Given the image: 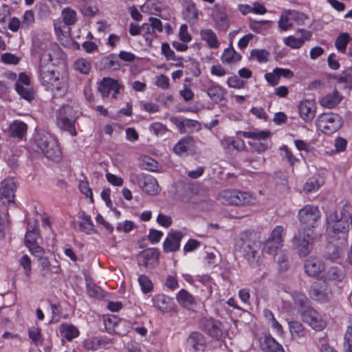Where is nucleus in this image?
<instances>
[{
  "label": "nucleus",
  "instance_id": "nucleus-1",
  "mask_svg": "<svg viewBox=\"0 0 352 352\" xmlns=\"http://www.w3.org/2000/svg\"><path fill=\"white\" fill-rule=\"evenodd\" d=\"M351 221L352 217L349 222L346 218L338 219L336 212L331 213L327 219V233L330 243L338 241L340 245H346Z\"/></svg>",
  "mask_w": 352,
  "mask_h": 352
},
{
  "label": "nucleus",
  "instance_id": "nucleus-36",
  "mask_svg": "<svg viewBox=\"0 0 352 352\" xmlns=\"http://www.w3.org/2000/svg\"><path fill=\"white\" fill-rule=\"evenodd\" d=\"M61 17L63 22L66 26L74 25L78 20L76 11L69 7L65 8L62 10Z\"/></svg>",
  "mask_w": 352,
  "mask_h": 352
},
{
  "label": "nucleus",
  "instance_id": "nucleus-48",
  "mask_svg": "<svg viewBox=\"0 0 352 352\" xmlns=\"http://www.w3.org/2000/svg\"><path fill=\"white\" fill-rule=\"evenodd\" d=\"M39 236L38 229H36V226L32 227V230H27L25 236V244L26 247H30L37 244L36 241Z\"/></svg>",
  "mask_w": 352,
  "mask_h": 352
},
{
  "label": "nucleus",
  "instance_id": "nucleus-41",
  "mask_svg": "<svg viewBox=\"0 0 352 352\" xmlns=\"http://www.w3.org/2000/svg\"><path fill=\"white\" fill-rule=\"evenodd\" d=\"M350 39L351 38L348 33H340L335 41V47L336 50L340 53L345 54Z\"/></svg>",
  "mask_w": 352,
  "mask_h": 352
},
{
  "label": "nucleus",
  "instance_id": "nucleus-53",
  "mask_svg": "<svg viewBox=\"0 0 352 352\" xmlns=\"http://www.w3.org/2000/svg\"><path fill=\"white\" fill-rule=\"evenodd\" d=\"M138 283L141 287L142 292L144 294L151 292L153 289V285L151 280L146 275L139 276Z\"/></svg>",
  "mask_w": 352,
  "mask_h": 352
},
{
  "label": "nucleus",
  "instance_id": "nucleus-25",
  "mask_svg": "<svg viewBox=\"0 0 352 352\" xmlns=\"http://www.w3.org/2000/svg\"><path fill=\"white\" fill-rule=\"evenodd\" d=\"M206 92L209 98L217 103L221 102L226 94L225 89L212 80L209 82Z\"/></svg>",
  "mask_w": 352,
  "mask_h": 352
},
{
  "label": "nucleus",
  "instance_id": "nucleus-18",
  "mask_svg": "<svg viewBox=\"0 0 352 352\" xmlns=\"http://www.w3.org/2000/svg\"><path fill=\"white\" fill-rule=\"evenodd\" d=\"M183 234L180 231L171 230L163 243L164 250L166 252H175L179 249L180 241Z\"/></svg>",
  "mask_w": 352,
  "mask_h": 352
},
{
  "label": "nucleus",
  "instance_id": "nucleus-9",
  "mask_svg": "<svg viewBox=\"0 0 352 352\" xmlns=\"http://www.w3.org/2000/svg\"><path fill=\"white\" fill-rule=\"evenodd\" d=\"M72 109L69 106L61 107L57 114V124L61 129L68 131L72 135H76L74 120L71 116Z\"/></svg>",
  "mask_w": 352,
  "mask_h": 352
},
{
  "label": "nucleus",
  "instance_id": "nucleus-30",
  "mask_svg": "<svg viewBox=\"0 0 352 352\" xmlns=\"http://www.w3.org/2000/svg\"><path fill=\"white\" fill-rule=\"evenodd\" d=\"M235 192V206H246L255 204L256 199L250 193L237 189Z\"/></svg>",
  "mask_w": 352,
  "mask_h": 352
},
{
  "label": "nucleus",
  "instance_id": "nucleus-51",
  "mask_svg": "<svg viewBox=\"0 0 352 352\" xmlns=\"http://www.w3.org/2000/svg\"><path fill=\"white\" fill-rule=\"evenodd\" d=\"M321 186L318 179L316 177L309 178L303 186V191L305 193H310L318 190Z\"/></svg>",
  "mask_w": 352,
  "mask_h": 352
},
{
  "label": "nucleus",
  "instance_id": "nucleus-28",
  "mask_svg": "<svg viewBox=\"0 0 352 352\" xmlns=\"http://www.w3.org/2000/svg\"><path fill=\"white\" fill-rule=\"evenodd\" d=\"M261 348L265 352H285L283 347L272 336H265L261 343Z\"/></svg>",
  "mask_w": 352,
  "mask_h": 352
},
{
  "label": "nucleus",
  "instance_id": "nucleus-22",
  "mask_svg": "<svg viewBox=\"0 0 352 352\" xmlns=\"http://www.w3.org/2000/svg\"><path fill=\"white\" fill-rule=\"evenodd\" d=\"M152 301L153 306L162 312H170L174 309L173 299L163 294L154 296Z\"/></svg>",
  "mask_w": 352,
  "mask_h": 352
},
{
  "label": "nucleus",
  "instance_id": "nucleus-29",
  "mask_svg": "<svg viewBox=\"0 0 352 352\" xmlns=\"http://www.w3.org/2000/svg\"><path fill=\"white\" fill-rule=\"evenodd\" d=\"M177 301L179 305L186 308H190L196 306L197 302L195 298L184 289H181L177 294Z\"/></svg>",
  "mask_w": 352,
  "mask_h": 352
},
{
  "label": "nucleus",
  "instance_id": "nucleus-13",
  "mask_svg": "<svg viewBox=\"0 0 352 352\" xmlns=\"http://www.w3.org/2000/svg\"><path fill=\"white\" fill-rule=\"evenodd\" d=\"M202 328L210 337L220 339L225 332L221 322L213 318H205L202 320Z\"/></svg>",
  "mask_w": 352,
  "mask_h": 352
},
{
  "label": "nucleus",
  "instance_id": "nucleus-26",
  "mask_svg": "<svg viewBox=\"0 0 352 352\" xmlns=\"http://www.w3.org/2000/svg\"><path fill=\"white\" fill-rule=\"evenodd\" d=\"M144 192L149 195H155L159 193L160 188L155 178L151 175H146L140 187Z\"/></svg>",
  "mask_w": 352,
  "mask_h": 352
},
{
  "label": "nucleus",
  "instance_id": "nucleus-4",
  "mask_svg": "<svg viewBox=\"0 0 352 352\" xmlns=\"http://www.w3.org/2000/svg\"><path fill=\"white\" fill-rule=\"evenodd\" d=\"M315 240L314 230H299L292 240L294 249L300 257L307 256L313 250Z\"/></svg>",
  "mask_w": 352,
  "mask_h": 352
},
{
  "label": "nucleus",
  "instance_id": "nucleus-46",
  "mask_svg": "<svg viewBox=\"0 0 352 352\" xmlns=\"http://www.w3.org/2000/svg\"><path fill=\"white\" fill-rule=\"evenodd\" d=\"M15 88L17 93L26 100L30 102L34 99V94L31 88L25 87L19 82H16Z\"/></svg>",
  "mask_w": 352,
  "mask_h": 352
},
{
  "label": "nucleus",
  "instance_id": "nucleus-55",
  "mask_svg": "<svg viewBox=\"0 0 352 352\" xmlns=\"http://www.w3.org/2000/svg\"><path fill=\"white\" fill-rule=\"evenodd\" d=\"M288 11L289 14L290 15V19H292V23L294 22L298 25L305 24L307 17L303 13L292 10H289Z\"/></svg>",
  "mask_w": 352,
  "mask_h": 352
},
{
  "label": "nucleus",
  "instance_id": "nucleus-43",
  "mask_svg": "<svg viewBox=\"0 0 352 352\" xmlns=\"http://www.w3.org/2000/svg\"><path fill=\"white\" fill-rule=\"evenodd\" d=\"M188 343L195 351H199L204 344V336L201 333L194 332L189 336L188 339Z\"/></svg>",
  "mask_w": 352,
  "mask_h": 352
},
{
  "label": "nucleus",
  "instance_id": "nucleus-8",
  "mask_svg": "<svg viewBox=\"0 0 352 352\" xmlns=\"http://www.w3.org/2000/svg\"><path fill=\"white\" fill-rule=\"evenodd\" d=\"M300 317L303 322L307 323L313 329L317 331L323 330L327 326V321L312 307H305L300 312Z\"/></svg>",
  "mask_w": 352,
  "mask_h": 352
},
{
  "label": "nucleus",
  "instance_id": "nucleus-42",
  "mask_svg": "<svg viewBox=\"0 0 352 352\" xmlns=\"http://www.w3.org/2000/svg\"><path fill=\"white\" fill-rule=\"evenodd\" d=\"M237 133L241 135L243 138H251L256 141L265 140L270 136V133L265 131H239Z\"/></svg>",
  "mask_w": 352,
  "mask_h": 352
},
{
  "label": "nucleus",
  "instance_id": "nucleus-33",
  "mask_svg": "<svg viewBox=\"0 0 352 352\" xmlns=\"http://www.w3.org/2000/svg\"><path fill=\"white\" fill-rule=\"evenodd\" d=\"M60 333L68 341H72L79 336L78 328L74 324L69 323H63L60 325Z\"/></svg>",
  "mask_w": 352,
  "mask_h": 352
},
{
  "label": "nucleus",
  "instance_id": "nucleus-24",
  "mask_svg": "<svg viewBox=\"0 0 352 352\" xmlns=\"http://www.w3.org/2000/svg\"><path fill=\"white\" fill-rule=\"evenodd\" d=\"M38 262V265L40 267V274L43 278H50L53 274H58L60 271V266L52 265L47 257H45V258H41V260L39 261Z\"/></svg>",
  "mask_w": 352,
  "mask_h": 352
},
{
  "label": "nucleus",
  "instance_id": "nucleus-40",
  "mask_svg": "<svg viewBox=\"0 0 352 352\" xmlns=\"http://www.w3.org/2000/svg\"><path fill=\"white\" fill-rule=\"evenodd\" d=\"M333 243H335L333 245L329 246L328 251L324 256L327 261L331 262H336L340 258L342 252L338 242L336 241Z\"/></svg>",
  "mask_w": 352,
  "mask_h": 352
},
{
  "label": "nucleus",
  "instance_id": "nucleus-49",
  "mask_svg": "<svg viewBox=\"0 0 352 352\" xmlns=\"http://www.w3.org/2000/svg\"><path fill=\"white\" fill-rule=\"evenodd\" d=\"M74 67L77 71L83 74H89L91 68L90 63L83 58H78L76 60Z\"/></svg>",
  "mask_w": 352,
  "mask_h": 352
},
{
  "label": "nucleus",
  "instance_id": "nucleus-27",
  "mask_svg": "<svg viewBox=\"0 0 352 352\" xmlns=\"http://www.w3.org/2000/svg\"><path fill=\"white\" fill-rule=\"evenodd\" d=\"M195 141L191 136H186L179 140L175 145L173 151L175 154L181 155L194 147Z\"/></svg>",
  "mask_w": 352,
  "mask_h": 352
},
{
  "label": "nucleus",
  "instance_id": "nucleus-20",
  "mask_svg": "<svg viewBox=\"0 0 352 352\" xmlns=\"http://www.w3.org/2000/svg\"><path fill=\"white\" fill-rule=\"evenodd\" d=\"M342 94L334 89L331 92L327 93L319 99L320 104L326 109H333L342 101Z\"/></svg>",
  "mask_w": 352,
  "mask_h": 352
},
{
  "label": "nucleus",
  "instance_id": "nucleus-15",
  "mask_svg": "<svg viewBox=\"0 0 352 352\" xmlns=\"http://www.w3.org/2000/svg\"><path fill=\"white\" fill-rule=\"evenodd\" d=\"M159 252L155 249H147L138 256L139 265L153 268L158 262Z\"/></svg>",
  "mask_w": 352,
  "mask_h": 352
},
{
  "label": "nucleus",
  "instance_id": "nucleus-39",
  "mask_svg": "<svg viewBox=\"0 0 352 352\" xmlns=\"http://www.w3.org/2000/svg\"><path fill=\"white\" fill-rule=\"evenodd\" d=\"M80 219L81 221L79 223V227L81 231L87 234H91L94 232V225L91 221V217L85 212H82Z\"/></svg>",
  "mask_w": 352,
  "mask_h": 352
},
{
  "label": "nucleus",
  "instance_id": "nucleus-14",
  "mask_svg": "<svg viewBox=\"0 0 352 352\" xmlns=\"http://www.w3.org/2000/svg\"><path fill=\"white\" fill-rule=\"evenodd\" d=\"M305 273L311 277H319L320 274L324 271V262L315 256L308 258L304 264Z\"/></svg>",
  "mask_w": 352,
  "mask_h": 352
},
{
  "label": "nucleus",
  "instance_id": "nucleus-64",
  "mask_svg": "<svg viewBox=\"0 0 352 352\" xmlns=\"http://www.w3.org/2000/svg\"><path fill=\"white\" fill-rule=\"evenodd\" d=\"M149 129L156 135H164L167 131L166 126L160 122L153 123Z\"/></svg>",
  "mask_w": 352,
  "mask_h": 352
},
{
  "label": "nucleus",
  "instance_id": "nucleus-54",
  "mask_svg": "<svg viewBox=\"0 0 352 352\" xmlns=\"http://www.w3.org/2000/svg\"><path fill=\"white\" fill-rule=\"evenodd\" d=\"M28 335L35 345H38L42 343L43 339L40 329L34 327L30 328Z\"/></svg>",
  "mask_w": 352,
  "mask_h": 352
},
{
  "label": "nucleus",
  "instance_id": "nucleus-52",
  "mask_svg": "<svg viewBox=\"0 0 352 352\" xmlns=\"http://www.w3.org/2000/svg\"><path fill=\"white\" fill-rule=\"evenodd\" d=\"M284 235L285 232L283 228L280 226H277L272 231L271 235L268 239L283 245Z\"/></svg>",
  "mask_w": 352,
  "mask_h": 352
},
{
  "label": "nucleus",
  "instance_id": "nucleus-34",
  "mask_svg": "<svg viewBox=\"0 0 352 352\" xmlns=\"http://www.w3.org/2000/svg\"><path fill=\"white\" fill-rule=\"evenodd\" d=\"M241 59V56L234 50L232 45L225 49L221 56L222 63L228 65L239 62Z\"/></svg>",
  "mask_w": 352,
  "mask_h": 352
},
{
  "label": "nucleus",
  "instance_id": "nucleus-6",
  "mask_svg": "<svg viewBox=\"0 0 352 352\" xmlns=\"http://www.w3.org/2000/svg\"><path fill=\"white\" fill-rule=\"evenodd\" d=\"M298 219L301 224L300 230H313L321 217L318 206L307 204L298 211Z\"/></svg>",
  "mask_w": 352,
  "mask_h": 352
},
{
  "label": "nucleus",
  "instance_id": "nucleus-7",
  "mask_svg": "<svg viewBox=\"0 0 352 352\" xmlns=\"http://www.w3.org/2000/svg\"><path fill=\"white\" fill-rule=\"evenodd\" d=\"M241 251L244 258L252 267L258 266L260 263V244L251 240L243 241L241 244Z\"/></svg>",
  "mask_w": 352,
  "mask_h": 352
},
{
  "label": "nucleus",
  "instance_id": "nucleus-61",
  "mask_svg": "<svg viewBox=\"0 0 352 352\" xmlns=\"http://www.w3.org/2000/svg\"><path fill=\"white\" fill-rule=\"evenodd\" d=\"M30 253L35 257L37 258L38 261H41V258H45L44 256L45 250L38 244L28 247Z\"/></svg>",
  "mask_w": 352,
  "mask_h": 352
},
{
  "label": "nucleus",
  "instance_id": "nucleus-45",
  "mask_svg": "<svg viewBox=\"0 0 352 352\" xmlns=\"http://www.w3.org/2000/svg\"><path fill=\"white\" fill-rule=\"evenodd\" d=\"M278 26L280 31H287L293 27V23L290 19L288 10L281 14L278 21Z\"/></svg>",
  "mask_w": 352,
  "mask_h": 352
},
{
  "label": "nucleus",
  "instance_id": "nucleus-10",
  "mask_svg": "<svg viewBox=\"0 0 352 352\" xmlns=\"http://www.w3.org/2000/svg\"><path fill=\"white\" fill-rule=\"evenodd\" d=\"M212 19L216 30L226 32L230 27V20L225 7L215 4L212 9Z\"/></svg>",
  "mask_w": 352,
  "mask_h": 352
},
{
  "label": "nucleus",
  "instance_id": "nucleus-3",
  "mask_svg": "<svg viewBox=\"0 0 352 352\" xmlns=\"http://www.w3.org/2000/svg\"><path fill=\"white\" fill-rule=\"evenodd\" d=\"M35 142L37 147L41 150L47 158L54 162L60 160L62 152L57 140L50 134L39 133Z\"/></svg>",
  "mask_w": 352,
  "mask_h": 352
},
{
  "label": "nucleus",
  "instance_id": "nucleus-56",
  "mask_svg": "<svg viewBox=\"0 0 352 352\" xmlns=\"http://www.w3.org/2000/svg\"><path fill=\"white\" fill-rule=\"evenodd\" d=\"M285 43L292 49H299L302 46L305 41L302 38H297L293 36H289L284 39Z\"/></svg>",
  "mask_w": 352,
  "mask_h": 352
},
{
  "label": "nucleus",
  "instance_id": "nucleus-19",
  "mask_svg": "<svg viewBox=\"0 0 352 352\" xmlns=\"http://www.w3.org/2000/svg\"><path fill=\"white\" fill-rule=\"evenodd\" d=\"M16 190V184L13 179H6L1 182L0 185V197L3 201L12 202L14 192Z\"/></svg>",
  "mask_w": 352,
  "mask_h": 352
},
{
  "label": "nucleus",
  "instance_id": "nucleus-47",
  "mask_svg": "<svg viewBox=\"0 0 352 352\" xmlns=\"http://www.w3.org/2000/svg\"><path fill=\"white\" fill-rule=\"evenodd\" d=\"M282 246L280 243L267 239L264 243L263 251L270 255L274 256Z\"/></svg>",
  "mask_w": 352,
  "mask_h": 352
},
{
  "label": "nucleus",
  "instance_id": "nucleus-38",
  "mask_svg": "<svg viewBox=\"0 0 352 352\" xmlns=\"http://www.w3.org/2000/svg\"><path fill=\"white\" fill-rule=\"evenodd\" d=\"M289 329L293 339L304 338L307 333L306 329L300 322L298 321L289 322Z\"/></svg>",
  "mask_w": 352,
  "mask_h": 352
},
{
  "label": "nucleus",
  "instance_id": "nucleus-58",
  "mask_svg": "<svg viewBox=\"0 0 352 352\" xmlns=\"http://www.w3.org/2000/svg\"><path fill=\"white\" fill-rule=\"evenodd\" d=\"M344 352H352V325L347 327L344 335Z\"/></svg>",
  "mask_w": 352,
  "mask_h": 352
},
{
  "label": "nucleus",
  "instance_id": "nucleus-59",
  "mask_svg": "<svg viewBox=\"0 0 352 352\" xmlns=\"http://www.w3.org/2000/svg\"><path fill=\"white\" fill-rule=\"evenodd\" d=\"M19 263L23 268L25 275L30 277L32 272L30 258L28 255H23L19 259Z\"/></svg>",
  "mask_w": 352,
  "mask_h": 352
},
{
  "label": "nucleus",
  "instance_id": "nucleus-35",
  "mask_svg": "<svg viewBox=\"0 0 352 352\" xmlns=\"http://www.w3.org/2000/svg\"><path fill=\"white\" fill-rule=\"evenodd\" d=\"M48 89L54 91L55 94L61 96L67 92V85L63 78H60V74H57L56 78L53 80L52 85H51Z\"/></svg>",
  "mask_w": 352,
  "mask_h": 352
},
{
  "label": "nucleus",
  "instance_id": "nucleus-21",
  "mask_svg": "<svg viewBox=\"0 0 352 352\" xmlns=\"http://www.w3.org/2000/svg\"><path fill=\"white\" fill-rule=\"evenodd\" d=\"M345 276L344 271L338 266H331L320 276V280L324 283L341 282Z\"/></svg>",
  "mask_w": 352,
  "mask_h": 352
},
{
  "label": "nucleus",
  "instance_id": "nucleus-16",
  "mask_svg": "<svg viewBox=\"0 0 352 352\" xmlns=\"http://www.w3.org/2000/svg\"><path fill=\"white\" fill-rule=\"evenodd\" d=\"M122 86L118 80L107 78H103L102 81L98 85V91L103 97H108L113 91L112 96L116 98Z\"/></svg>",
  "mask_w": 352,
  "mask_h": 352
},
{
  "label": "nucleus",
  "instance_id": "nucleus-63",
  "mask_svg": "<svg viewBox=\"0 0 352 352\" xmlns=\"http://www.w3.org/2000/svg\"><path fill=\"white\" fill-rule=\"evenodd\" d=\"M106 179L109 184L115 186H122L124 184V180L122 177L110 173L106 174Z\"/></svg>",
  "mask_w": 352,
  "mask_h": 352
},
{
  "label": "nucleus",
  "instance_id": "nucleus-37",
  "mask_svg": "<svg viewBox=\"0 0 352 352\" xmlns=\"http://www.w3.org/2000/svg\"><path fill=\"white\" fill-rule=\"evenodd\" d=\"M236 189H228L221 191L218 195V200L223 204L228 206H235Z\"/></svg>",
  "mask_w": 352,
  "mask_h": 352
},
{
  "label": "nucleus",
  "instance_id": "nucleus-5",
  "mask_svg": "<svg viewBox=\"0 0 352 352\" xmlns=\"http://www.w3.org/2000/svg\"><path fill=\"white\" fill-rule=\"evenodd\" d=\"M342 124L341 116L333 112L321 113L316 120V126L318 129L326 135L336 133L342 127Z\"/></svg>",
  "mask_w": 352,
  "mask_h": 352
},
{
  "label": "nucleus",
  "instance_id": "nucleus-50",
  "mask_svg": "<svg viewBox=\"0 0 352 352\" xmlns=\"http://www.w3.org/2000/svg\"><path fill=\"white\" fill-rule=\"evenodd\" d=\"M250 56L261 63H266L269 60L270 53L265 50L254 49L250 52Z\"/></svg>",
  "mask_w": 352,
  "mask_h": 352
},
{
  "label": "nucleus",
  "instance_id": "nucleus-31",
  "mask_svg": "<svg viewBox=\"0 0 352 352\" xmlns=\"http://www.w3.org/2000/svg\"><path fill=\"white\" fill-rule=\"evenodd\" d=\"M27 124L21 120H14L9 126L10 135L19 139H22L26 134Z\"/></svg>",
  "mask_w": 352,
  "mask_h": 352
},
{
  "label": "nucleus",
  "instance_id": "nucleus-2",
  "mask_svg": "<svg viewBox=\"0 0 352 352\" xmlns=\"http://www.w3.org/2000/svg\"><path fill=\"white\" fill-rule=\"evenodd\" d=\"M33 53L39 54L40 63L38 70L39 80L41 84L48 89L52 85L53 80H54L57 75L52 68V64H50L53 60L52 54L49 50H44L40 52L36 49H34Z\"/></svg>",
  "mask_w": 352,
  "mask_h": 352
},
{
  "label": "nucleus",
  "instance_id": "nucleus-60",
  "mask_svg": "<svg viewBox=\"0 0 352 352\" xmlns=\"http://www.w3.org/2000/svg\"><path fill=\"white\" fill-rule=\"evenodd\" d=\"M34 23V14L32 10H27L23 16L21 27L28 28Z\"/></svg>",
  "mask_w": 352,
  "mask_h": 352
},
{
  "label": "nucleus",
  "instance_id": "nucleus-57",
  "mask_svg": "<svg viewBox=\"0 0 352 352\" xmlns=\"http://www.w3.org/2000/svg\"><path fill=\"white\" fill-rule=\"evenodd\" d=\"M280 155L283 158H285L291 166H293L296 162L298 161L297 158L293 155L289 148L283 145L280 148Z\"/></svg>",
  "mask_w": 352,
  "mask_h": 352
},
{
  "label": "nucleus",
  "instance_id": "nucleus-23",
  "mask_svg": "<svg viewBox=\"0 0 352 352\" xmlns=\"http://www.w3.org/2000/svg\"><path fill=\"white\" fill-rule=\"evenodd\" d=\"M111 343V340L107 337H88L82 342V346L87 350L96 351L104 347Z\"/></svg>",
  "mask_w": 352,
  "mask_h": 352
},
{
  "label": "nucleus",
  "instance_id": "nucleus-12",
  "mask_svg": "<svg viewBox=\"0 0 352 352\" xmlns=\"http://www.w3.org/2000/svg\"><path fill=\"white\" fill-rule=\"evenodd\" d=\"M316 109V104L314 100L305 99L299 102V116L305 122H311L314 119Z\"/></svg>",
  "mask_w": 352,
  "mask_h": 352
},
{
  "label": "nucleus",
  "instance_id": "nucleus-44",
  "mask_svg": "<svg viewBox=\"0 0 352 352\" xmlns=\"http://www.w3.org/2000/svg\"><path fill=\"white\" fill-rule=\"evenodd\" d=\"M293 299L295 305L299 307L298 313L300 315V312L305 309V307H311L309 305V301L305 295L300 292H295L293 294Z\"/></svg>",
  "mask_w": 352,
  "mask_h": 352
},
{
  "label": "nucleus",
  "instance_id": "nucleus-62",
  "mask_svg": "<svg viewBox=\"0 0 352 352\" xmlns=\"http://www.w3.org/2000/svg\"><path fill=\"white\" fill-rule=\"evenodd\" d=\"M142 32L144 34V36H146V40L149 37L153 38L157 36V34L154 31L149 21L142 25Z\"/></svg>",
  "mask_w": 352,
  "mask_h": 352
},
{
  "label": "nucleus",
  "instance_id": "nucleus-11",
  "mask_svg": "<svg viewBox=\"0 0 352 352\" xmlns=\"http://www.w3.org/2000/svg\"><path fill=\"white\" fill-rule=\"evenodd\" d=\"M332 296L328 284L322 283H315L311 288V298L320 302H327L330 300Z\"/></svg>",
  "mask_w": 352,
  "mask_h": 352
},
{
  "label": "nucleus",
  "instance_id": "nucleus-17",
  "mask_svg": "<svg viewBox=\"0 0 352 352\" xmlns=\"http://www.w3.org/2000/svg\"><path fill=\"white\" fill-rule=\"evenodd\" d=\"M221 146L225 153L232 154L234 151L240 152L245 148V144L241 138L226 137L221 140Z\"/></svg>",
  "mask_w": 352,
  "mask_h": 352
},
{
  "label": "nucleus",
  "instance_id": "nucleus-32",
  "mask_svg": "<svg viewBox=\"0 0 352 352\" xmlns=\"http://www.w3.org/2000/svg\"><path fill=\"white\" fill-rule=\"evenodd\" d=\"M201 39L206 41L212 49H217L219 47V42L216 33L211 29L201 30L200 32Z\"/></svg>",
  "mask_w": 352,
  "mask_h": 352
}]
</instances>
